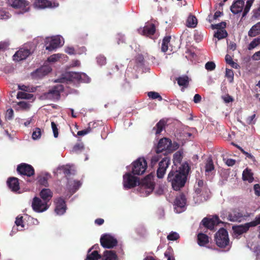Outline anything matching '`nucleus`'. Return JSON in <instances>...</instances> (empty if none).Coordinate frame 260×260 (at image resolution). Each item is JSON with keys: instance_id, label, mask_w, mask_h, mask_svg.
Segmentation results:
<instances>
[{"instance_id": "obj_61", "label": "nucleus", "mask_w": 260, "mask_h": 260, "mask_svg": "<svg viewBox=\"0 0 260 260\" xmlns=\"http://www.w3.org/2000/svg\"><path fill=\"white\" fill-rule=\"evenodd\" d=\"M160 156L158 153H157L156 155L152 156L151 159V163L152 166L155 165L157 162L160 159Z\"/></svg>"}, {"instance_id": "obj_7", "label": "nucleus", "mask_w": 260, "mask_h": 260, "mask_svg": "<svg viewBox=\"0 0 260 260\" xmlns=\"http://www.w3.org/2000/svg\"><path fill=\"white\" fill-rule=\"evenodd\" d=\"M147 167L146 160L144 158L140 157L133 162L132 172L135 175H142L144 173Z\"/></svg>"}, {"instance_id": "obj_58", "label": "nucleus", "mask_w": 260, "mask_h": 260, "mask_svg": "<svg viewBox=\"0 0 260 260\" xmlns=\"http://www.w3.org/2000/svg\"><path fill=\"white\" fill-rule=\"evenodd\" d=\"M249 224H250L251 227L255 226L260 224V214L255 217L253 221L250 222Z\"/></svg>"}, {"instance_id": "obj_19", "label": "nucleus", "mask_w": 260, "mask_h": 260, "mask_svg": "<svg viewBox=\"0 0 260 260\" xmlns=\"http://www.w3.org/2000/svg\"><path fill=\"white\" fill-rule=\"evenodd\" d=\"M55 213L59 215L63 214L66 211V205L64 201L62 198L57 199L55 201Z\"/></svg>"}, {"instance_id": "obj_28", "label": "nucleus", "mask_w": 260, "mask_h": 260, "mask_svg": "<svg viewBox=\"0 0 260 260\" xmlns=\"http://www.w3.org/2000/svg\"><path fill=\"white\" fill-rule=\"evenodd\" d=\"M171 40L170 36H167L164 38L161 44V51L164 52H166L168 50L171 51L173 50V49L171 46H169Z\"/></svg>"}, {"instance_id": "obj_12", "label": "nucleus", "mask_w": 260, "mask_h": 260, "mask_svg": "<svg viewBox=\"0 0 260 260\" xmlns=\"http://www.w3.org/2000/svg\"><path fill=\"white\" fill-rule=\"evenodd\" d=\"M170 162V159L165 157L159 162V167L157 170V176L158 178H162L164 176Z\"/></svg>"}, {"instance_id": "obj_45", "label": "nucleus", "mask_w": 260, "mask_h": 260, "mask_svg": "<svg viewBox=\"0 0 260 260\" xmlns=\"http://www.w3.org/2000/svg\"><path fill=\"white\" fill-rule=\"evenodd\" d=\"M91 123V122L89 123V126L88 128L82 131H78L77 133V135L80 136H83L89 133L91 131V128H90Z\"/></svg>"}, {"instance_id": "obj_8", "label": "nucleus", "mask_w": 260, "mask_h": 260, "mask_svg": "<svg viewBox=\"0 0 260 260\" xmlns=\"http://www.w3.org/2000/svg\"><path fill=\"white\" fill-rule=\"evenodd\" d=\"M138 183V177L132 175L130 173H127L123 176V185L125 189L133 188L136 186Z\"/></svg>"}, {"instance_id": "obj_31", "label": "nucleus", "mask_w": 260, "mask_h": 260, "mask_svg": "<svg viewBox=\"0 0 260 260\" xmlns=\"http://www.w3.org/2000/svg\"><path fill=\"white\" fill-rule=\"evenodd\" d=\"M198 244L200 246H204L209 242L208 237L204 234L200 233L198 236Z\"/></svg>"}, {"instance_id": "obj_47", "label": "nucleus", "mask_w": 260, "mask_h": 260, "mask_svg": "<svg viewBox=\"0 0 260 260\" xmlns=\"http://www.w3.org/2000/svg\"><path fill=\"white\" fill-rule=\"evenodd\" d=\"M165 256L167 258V260H175L171 249H168L165 252Z\"/></svg>"}, {"instance_id": "obj_27", "label": "nucleus", "mask_w": 260, "mask_h": 260, "mask_svg": "<svg viewBox=\"0 0 260 260\" xmlns=\"http://www.w3.org/2000/svg\"><path fill=\"white\" fill-rule=\"evenodd\" d=\"M102 260H118V257L113 251L106 250L103 254Z\"/></svg>"}, {"instance_id": "obj_9", "label": "nucleus", "mask_w": 260, "mask_h": 260, "mask_svg": "<svg viewBox=\"0 0 260 260\" xmlns=\"http://www.w3.org/2000/svg\"><path fill=\"white\" fill-rule=\"evenodd\" d=\"M45 201H42L38 197L33 199L31 206L33 210L37 212H43L48 209L49 206Z\"/></svg>"}, {"instance_id": "obj_22", "label": "nucleus", "mask_w": 260, "mask_h": 260, "mask_svg": "<svg viewBox=\"0 0 260 260\" xmlns=\"http://www.w3.org/2000/svg\"><path fill=\"white\" fill-rule=\"evenodd\" d=\"M30 54V51L27 49H20L13 55V59L20 61L25 59Z\"/></svg>"}, {"instance_id": "obj_4", "label": "nucleus", "mask_w": 260, "mask_h": 260, "mask_svg": "<svg viewBox=\"0 0 260 260\" xmlns=\"http://www.w3.org/2000/svg\"><path fill=\"white\" fill-rule=\"evenodd\" d=\"M8 5L19 10L18 14H24L29 11V3L26 0H7Z\"/></svg>"}, {"instance_id": "obj_26", "label": "nucleus", "mask_w": 260, "mask_h": 260, "mask_svg": "<svg viewBox=\"0 0 260 260\" xmlns=\"http://www.w3.org/2000/svg\"><path fill=\"white\" fill-rule=\"evenodd\" d=\"M7 183L10 188L13 191H17L19 188L18 179L17 178H10L7 181Z\"/></svg>"}, {"instance_id": "obj_37", "label": "nucleus", "mask_w": 260, "mask_h": 260, "mask_svg": "<svg viewBox=\"0 0 260 260\" xmlns=\"http://www.w3.org/2000/svg\"><path fill=\"white\" fill-rule=\"evenodd\" d=\"M66 56L61 54H55L52 55H51L50 57L48 58V61L49 62H55L58 60L60 58H65Z\"/></svg>"}, {"instance_id": "obj_54", "label": "nucleus", "mask_w": 260, "mask_h": 260, "mask_svg": "<svg viewBox=\"0 0 260 260\" xmlns=\"http://www.w3.org/2000/svg\"><path fill=\"white\" fill-rule=\"evenodd\" d=\"M216 65L213 61L207 62L205 64V68L208 71H213L215 69Z\"/></svg>"}, {"instance_id": "obj_16", "label": "nucleus", "mask_w": 260, "mask_h": 260, "mask_svg": "<svg viewBox=\"0 0 260 260\" xmlns=\"http://www.w3.org/2000/svg\"><path fill=\"white\" fill-rule=\"evenodd\" d=\"M63 90L62 85H58L47 93L46 97L51 100H58L59 98L60 92Z\"/></svg>"}, {"instance_id": "obj_38", "label": "nucleus", "mask_w": 260, "mask_h": 260, "mask_svg": "<svg viewBox=\"0 0 260 260\" xmlns=\"http://www.w3.org/2000/svg\"><path fill=\"white\" fill-rule=\"evenodd\" d=\"M178 84L180 86H186L189 82V79L187 76H182L177 79Z\"/></svg>"}, {"instance_id": "obj_44", "label": "nucleus", "mask_w": 260, "mask_h": 260, "mask_svg": "<svg viewBox=\"0 0 260 260\" xmlns=\"http://www.w3.org/2000/svg\"><path fill=\"white\" fill-rule=\"evenodd\" d=\"M203 221L205 223H206L207 222L209 221V222H213V223L215 225H217L219 223V219H218V216H214L212 218H204L203 219Z\"/></svg>"}, {"instance_id": "obj_32", "label": "nucleus", "mask_w": 260, "mask_h": 260, "mask_svg": "<svg viewBox=\"0 0 260 260\" xmlns=\"http://www.w3.org/2000/svg\"><path fill=\"white\" fill-rule=\"evenodd\" d=\"M30 107V104L28 102L22 101L18 102L16 105V109L18 110H27Z\"/></svg>"}, {"instance_id": "obj_11", "label": "nucleus", "mask_w": 260, "mask_h": 260, "mask_svg": "<svg viewBox=\"0 0 260 260\" xmlns=\"http://www.w3.org/2000/svg\"><path fill=\"white\" fill-rule=\"evenodd\" d=\"M59 4L55 2H51L47 0H36L34 6L38 9H43L47 8H55L58 7Z\"/></svg>"}, {"instance_id": "obj_23", "label": "nucleus", "mask_w": 260, "mask_h": 260, "mask_svg": "<svg viewBox=\"0 0 260 260\" xmlns=\"http://www.w3.org/2000/svg\"><path fill=\"white\" fill-rule=\"evenodd\" d=\"M244 6V1L236 0L231 6V11L235 14L242 11Z\"/></svg>"}, {"instance_id": "obj_60", "label": "nucleus", "mask_w": 260, "mask_h": 260, "mask_svg": "<svg viewBox=\"0 0 260 260\" xmlns=\"http://www.w3.org/2000/svg\"><path fill=\"white\" fill-rule=\"evenodd\" d=\"M51 127L53 131V135L55 138H57L58 135V128L56 124L54 122H51Z\"/></svg>"}, {"instance_id": "obj_10", "label": "nucleus", "mask_w": 260, "mask_h": 260, "mask_svg": "<svg viewBox=\"0 0 260 260\" xmlns=\"http://www.w3.org/2000/svg\"><path fill=\"white\" fill-rule=\"evenodd\" d=\"M102 246L106 248H112L117 244V240L110 235L102 236L100 239Z\"/></svg>"}, {"instance_id": "obj_63", "label": "nucleus", "mask_w": 260, "mask_h": 260, "mask_svg": "<svg viewBox=\"0 0 260 260\" xmlns=\"http://www.w3.org/2000/svg\"><path fill=\"white\" fill-rule=\"evenodd\" d=\"M65 52L70 55H73L76 53L74 48L70 46L67 47L65 48Z\"/></svg>"}, {"instance_id": "obj_17", "label": "nucleus", "mask_w": 260, "mask_h": 260, "mask_svg": "<svg viewBox=\"0 0 260 260\" xmlns=\"http://www.w3.org/2000/svg\"><path fill=\"white\" fill-rule=\"evenodd\" d=\"M51 71V67L47 64H44L32 73V76L36 78H41L45 76Z\"/></svg>"}, {"instance_id": "obj_55", "label": "nucleus", "mask_w": 260, "mask_h": 260, "mask_svg": "<svg viewBox=\"0 0 260 260\" xmlns=\"http://www.w3.org/2000/svg\"><path fill=\"white\" fill-rule=\"evenodd\" d=\"M226 26V23L224 22H222L221 23L212 25V28L213 29H224V27Z\"/></svg>"}, {"instance_id": "obj_18", "label": "nucleus", "mask_w": 260, "mask_h": 260, "mask_svg": "<svg viewBox=\"0 0 260 260\" xmlns=\"http://www.w3.org/2000/svg\"><path fill=\"white\" fill-rule=\"evenodd\" d=\"M250 227H251V226L250 224H249V222L239 225L233 226V230L234 236L238 237L240 235L246 233Z\"/></svg>"}, {"instance_id": "obj_36", "label": "nucleus", "mask_w": 260, "mask_h": 260, "mask_svg": "<svg viewBox=\"0 0 260 260\" xmlns=\"http://www.w3.org/2000/svg\"><path fill=\"white\" fill-rule=\"evenodd\" d=\"M182 154V152L180 150H179L174 154L173 161L175 166L177 165V164H180L181 162L183 157Z\"/></svg>"}, {"instance_id": "obj_29", "label": "nucleus", "mask_w": 260, "mask_h": 260, "mask_svg": "<svg viewBox=\"0 0 260 260\" xmlns=\"http://www.w3.org/2000/svg\"><path fill=\"white\" fill-rule=\"evenodd\" d=\"M166 125V121L164 120H160L153 128L156 135L159 134L164 129Z\"/></svg>"}, {"instance_id": "obj_5", "label": "nucleus", "mask_w": 260, "mask_h": 260, "mask_svg": "<svg viewBox=\"0 0 260 260\" xmlns=\"http://www.w3.org/2000/svg\"><path fill=\"white\" fill-rule=\"evenodd\" d=\"M215 239L217 246L220 247H225L229 244L228 232L223 228L219 229L215 234Z\"/></svg>"}, {"instance_id": "obj_25", "label": "nucleus", "mask_w": 260, "mask_h": 260, "mask_svg": "<svg viewBox=\"0 0 260 260\" xmlns=\"http://www.w3.org/2000/svg\"><path fill=\"white\" fill-rule=\"evenodd\" d=\"M242 179L244 181H247L249 183H251L253 181V174L250 169L246 168L243 171Z\"/></svg>"}, {"instance_id": "obj_3", "label": "nucleus", "mask_w": 260, "mask_h": 260, "mask_svg": "<svg viewBox=\"0 0 260 260\" xmlns=\"http://www.w3.org/2000/svg\"><path fill=\"white\" fill-rule=\"evenodd\" d=\"M64 77H62L60 79L55 80V82L64 83L67 80V78H69L70 80L73 79H76L79 81H81L85 82H89V78L87 76L83 73H77V72H69L65 74Z\"/></svg>"}, {"instance_id": "obj_49", "label": "nucleus", "mask_w": 260, "mask_h": 260, "mask_svg": "<svg viewBox=\"0 0 260 260\" xmlns=\"http://www.w3.org/2000/svg\"><path fill=\"white\" fill-rule=\"evenodd\" d=\"M260 44V39L256 38L254 39L249 44L248 49L251 50L256 47Z\"/></svg>"}, {"instance_id": "obj_6", "label": "nucleus", "mask_w": 260, "mask_h": 260, "mask_svg": "<svg viewBox=\"0 0 260 260\" xmlns=\"http://www.w3.org/2000/svg\"><path fill=\"white\" fill-rule=\"evenodd\" d=\"M153 175L149 174L142 181L141 186V191L143 193L145 190L144 196H148L154 189Z\"/></svg>"}, {"instance_id": "obj_42", "label": "nucleus", "mask_w": 260, "mask_h": 260, "mask_svg": "<svg viewBox=\"0 0 260 260\" xmlns=\"http://www.w3.org/2000/svg\"><path fill=\"white\" fill-rule=\"evenodd\" d=\"M148 96L152 99H158V101H162V99L160 94L156 92L150 91L148 92Z\"/></svg>"}, {"instance_id": "obj_24", "label": "nucleus", "mask_w": 260, "mask_h": 260, "mask_svg": "<svg viewBox=\"0 0 260 260\" xmlns=\"http://www.w3.org/2000/svg\"><path fill=\"white\" fill-rule=\"evenodd\" d=\"M40 197L43 200L48 203L52 197L53 193L51 190L48 188H44L41 190L40 193Z\"/></svg>"}, {"instance_id": "obj_48", "label": "nucleus", "mask_w": 260, "mask_h": 260, "mask_svg": "<svg viewBox=\"0 0 260 260\" xmlns=\"http://www.w3.org/2000/svg\"><path fill=\"white\" fill-rule=\"evenodd\" d=\"M214 170V166L211 160L208 161L205 166V171L206 173H209Z\"/></svg>"}, {"instance_id": "obj_64", "label": "nucleus", "mask_w": 260, "mask_h": 260, "mask_svg": "<svg viewBox=\"0 0 260 260\" xmlns=\"http://www.w3.org/2000/svg\"><path fill=\"white\" fill-rule=\"evenodd\" d=\"M254 193L257 196H260V185L256 184L253 187Z\"/></svg>"}, {"instance_id": "obj_34", "label": "nucleus", "mask_w": 260, "mask_h": 260, "mask_svg": "<svg viewBox=\"0 0 260 260\" xmlns=\"http://www.w3.org/2000/svg\"><path fill=\"white\" fill-rule=\"evenodd\" d=\"M91 248L89 249L88 254L87 256L86 260H98L101 258V256L98 253L96 250H94L91 253H89Z\"/></svg>"}, {"instance_id": "obj_50", "label": "nucleus", "mask_w": 260, "mask_h": 260, "mask_svg": "<svg viewBox=\"0 0 260 260\" xmlns=\"http://www.w3.org/2000/svg\"><path fill=\"white\" fill-rule=\"evenodd\" d=\"M225 76L229 79L230 82H233L234 79V73L232 70L226 69Z\"/></svg>"}, {"instance_id": "obj_14", "label": "nucleus", "mask_w": 260, "mask_h": 260, "mask_svg": "<svg viewBox=\"0 0 260 260\" xmlns=\"http://www.w3.org/2000/svg\"><path fill=\"white\" fill-rule=\"evenodd\" d=\"M17 171L21 175L31 176L34 174V169L32 167L26 164H22L17 167Z\"/></svg>"}, {"instance_id": "obj_35", "label": "nucleus", "mask_w": 260, "mask_h": 260, "mask_svg": "<svg viewBox=\"0 0 260 260\" xmlns=\"http://www.w3.org/2000/svg\"><path fill=\"white\" fill-rule=\"evenodd\" d=\"M197 19L194 16L190 15L186 21V25L188 27L194 28L197 24Z\"/></svg>"}, {"instance_id": "obj_39", "label": "nucleus", "mask_w": 260, "mask_h": 260, "mask_svg": "<svg viewBox=\"0 0 260 260\" xmlns=\"http://www.w3.org/2000/svg\"><path fill=\"white\" fill-rule=\"evenodd\" d=\"M228 35L227 32L225 29H217V31L215 33L214 37L217 38L218 40H220L225 38Z\"/></svg>"}, {"instance_id": "obj_33", "label": "nucleus", "mask_w": 260, "mask_h": 260, "mask_svg": "<svg viewBox=\"0 0 260 260\" xmlns=\"http://www.w3.org/2000/svg\"><path fill=\"white\" fill-rule=\"evenodd\" d=\"M69 185V189L71 193H74L81 185V183L78 181H71Z\"/></svg>"}, {"instance_id": "obj_21", "label": "nucleus", "mask_w": 260, "mask_h": 260, "mask_svg": "<svg viewBox=\"0 0 260 260\" xmlns=\"http://www.w3.org/2000/svg\"><path fill=\"white\" fill-rule=\"evenodd\" d=\"M139 33L145 36H151L154 34L155 31V26L153 24H148L143 28L138 29Z\"/></svg>"}, {"instance_id": "obj_41", "label": "nucleus", "mask_w": 260, "mask_h": 260, "mask_svg": "<svg viewBox=\"0 0 260 260\" xmlns=\"http://www.w3.org/2000/svg\"><path fill=\"white\" fill-rule=\"evenodd\" d=\"M41 130L40 128H36L32 132V138L33 140H38L41 138Z\"/></svg>"}, {"instance_id": "obj_57", "label": "nucleus", "mask_w": 260, "mask_h": 260, "mask_svg": "<svg viewBox=\"0 0 260 260\" xmlns=\"http://www.w3.org/2000/svg\"><path fill=\"white\" fill-rule=\"evenodd\" d=\"M179 235L176 232L171 233L167 237L169 240L174 241L178 239Z\"/></svg>"}, {"instance_id": "obj_20", "label": "nucleus", "mask_w": 260, "mask_h": 260, "mask_svg": "<svg viewBox=\"0 0 260 260\" xmlns=\"http://www.w3.org/2000/svg\"><path fill=\"white\" fill-rule=\"evenodd\" d=\"M248 216L249 215H243L239 210H234L229 213L228 219L231 221H241L243 218Z\"/></svg>"}, {"instance_id": "obj_46", "label": "nucleus", "mask_w": 260, "mask_h": 260, "mask_svg": "<svg viewBox=\"0 0 260 260\" xmlns=\"http://www.w3.org/2000/svg\"><path fill=\"white\" fill-rule=\"evenodd\" d=\"M11 17V15L7 11L0 9V19L6 20L9 19Z\"/></svg>"}, {"instance_id": "obj_56", "label": "nucleus", "mask_w": 260, "mask_h": 260, "mask_svg": "<svg viewBox=\"0 0 260 260\" xmlns=\"http://www.w3.org/2000/svg\"><path fill=\"white\" fill-rule=\"evenodd\" d=\"M32 96L31 94H27L22 92H19L17 93V98L20 99H30Z\"/></svg>"}, {"instance_id": "obj_59", "label": "nucleus", "mask_w": 260, "mask_h": 260, "mask_svg": "<svg viewBox=\"0 0 260 260\" xmlns=\"http://www.w3.org/2000/svg\"><path fill=\"white\" fill-rule=\"evenodd\" d=\"M13 114L14 112L12 109L10 108L8 109L6 113V118L8 120H11L13 116Z\"/></svg>"}, {"instance_id": "obj_2", "label": "nucleus", "mask_w": 260, "mask_h": 260, "mask_svg": "<svg viewBox=\"0 0 260 260\" xmlns=\"http://www.w3.org/2000/svg\"><path fill=\"white\" fill-rule=\"evenodd\" d=\"M64 44L63 39L60 36L47 37L45 40L46 49L52 51L62 46Z\"/></svg>"}, {"instance_id": "obj_1", "label": "nucleus", "mask_w": 260, "mask_h": 260, "mask_svg": "<svg viewBox=\"0 0 260 260\" xmlns=\"http://www.w3.org/2000/svg\"><path fill=\"white\" fill-rule=\"evenodd\" d=\"M188 171V166L186 164L182 165L179 167L178 170H172L168 176V180L171 182L172 187L175 190L180 189L184 186Z\"/></svg>"}, {"instance_id": "obj_43", "label": "nucleus", "mask_w": 260, "mask_h": 260, "mask_svg": "<svg viewBox=\"0 0 260 260\" xmlns=\"http://www.w3.org/2000/svg\"><path fill=\"white\" fill-rule=\"evenodd\" d=\"M254 0H247L246 6L244 9L243 17H244L249 12Z\"/></svg>"}, {"instance_id": "obj_13", "label": "nucleus", "mask_w": 260, "mask_h": 260, "mask_svg": "<svg viewBox=\"0 0 260 260\" xmlns=\"http://www.w3.org/2000/svg\"><path fill=\"white\" fill-rule=\"evenodd\" d=\"M186 199L184 194H180L177 196L174 202L175 210L176 212H181L186 205Z\"/></svg>"}, {"instance_id": "obj_53", "label": "nucleus", "mask_w": 260, "mask_h": 260, "mask_svg": "<svg viewBox=\"0 0 260 260\" xmlns=\"http://www.w3.org/2000/svg\"><path fill=\"white\" fill-rule=\"evenodd\" d=\"M58 170H62L65 174L68 175L71 174V168L70 166H61L58 167Z\"/></svg>"}, {"instance_id": "obj_52", "label": "nucleus", "mask_w": 260, "mask_h": 260, "mask_svg": "<svg viewBox=\"0 0 260 260\" xmlns=\"http://www.w3.org/2000/svg\"><path fill=\"white\" fill-rule=\"evenodd\" d=\"M255 114H253L252 115L248 116L246 118V122L248 124H254L256 122Z\"/></svg>"}, {"instance_id": "obj_51", "label": "nucleus", "mask_w": 260, "mask_h": 260, "mask_svg": "<svg viewBox=\"0 0 260 260\" xmlns=\"http://www.w3.org/2000/svg\"><path fill=\"white\" fill-rule=\"evenodd\" d=\"M15 223L17 227L19 228V230H22L24 228V225L23 224L22 217H17L15 220Z\"/></svg>"}, {"instance_id": "obj_62", "label": "nucleus", "mask_w": 260, "mask_h": 260, "mask_svg": "<svg viewBox=\"0 0 260 260\" xmlns=\"http://www.w3.org/2000/svg\"><path fill=\"white\" fill-rule=\"evenodd\" d=\"M106 58L103 56H99L97 57V62L100 65H104L106 63Z\"/></svg>"}, {"instance_id": "obj_15", "label": "nucleus", "mask_w": 260, "mask_h": 260, "mask_svg": "<svg viewBox=\"0 0 260 260\" xmlns=\"http://www.w3.org/2000/svg\"><path fill=\"white\" fill-rule=\"evenodd\" d=\"M172 142L169 139L164 138L160 139L158 143L156 153H159L165 150H172Z\"/></svg>"}, {"instance_id": "obj_40", "label": "nucleus", "mask_w": 260, "mask_h": 260, "mask_svg": "<svg viewBox=\"0 0 260 260\" xmlns=\"http://www.w3.org/2000/svg\"><path fill=\"white\" fill-rule=\"evenodd\" d=\"M225 59L226 62L229 65H230L232 68L235 69H238V68L239 67V65L233 60L230 55H226L225 56Z\"/></svg>"}, {"instance_id": "obj_30", "label": "nucleus", "mask_w": 260, "mask_h": 260, "mask_svg": "<svg viewBox=\"0 0 260 260\" xmlns=\"http://www.w3.org/2000/svg\"><path fill=\"white\" fill-rule=\"evenodd\" d=\"M259 34L260 22H258L251 27L248 32V35L250 37H255Z\"/></svg>"}]
</instances>
